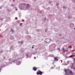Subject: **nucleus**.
Instances as JSON below:
<instances>
[{"label":"nucleus","mask_w":75,"mask_h":75,"mask_svg":"<svg viewBox=\"0 0 75 75\" xmlns=\"http://www.w3.org/2000/svg\"><path fill=\"white\" fill-rule=\"evenodd\" d=\"M20 64V62H18L16 63V65H18Z\"/></svg>","instance_id":"nucleus-4"},{"label":"nucleus","mask_w":75,"mask_h":75,"mask_svg":"<svg viewBox=\"0 0 75 75\" xmlns=\"http://www.w3.org/2000/svg\"><path fill=\"white\" fill-rule=\"evenodd\" d=\"M13 6V5H12V6Z\"/></svg>","instance_id":"nucleus-18"},{"label":"nucleus","mask_w":75,"mask_h":75,"mask_svg":"<svg viewBox=\"0 0 75 75\" xmlns=\"http://www.w3.org/2000/svg\"><path fill=\"white\" fill-rule=\"evenodd\" d=\"M54 67H55V65H54Z\"/></svg>","instance_id":"nucleus-23"},{"label":"nucleus","mask_w":75,"mask_h":75,"mask_svg":"<svg viewBox=\"0 0 75 75\" xmlns=\"http://www.w3.org/2000/svg\"><path fill=\"white\" fill-rule=\"evenodd\" d=\"M26 56L28 57V54H26Z\"/></svg>","instance_id":"nucleus-12"},{"label":"nucleus","mask_w":75,"mask_h":75,"mask_svg":"<svg viewBox=\"0 0 75 75\" xmlns=\"http://www.w3.org/2000/svg\"><path fill=\"white\" fill-rule=\"evenodd\" d=\"M71 17L70 16H68V18H71Z\"/></svg>","instance_id":"nucleus-10"},{"label":"nucleus","mask_w":75,"mask_h":75,"mask_svg":"<svg viewBox=\"0 0 75 75\" xmlns=\"http://www.w3.org/2000/svg\"><path fill=\"white\" fill-rule=\"evenodd\" d=\"M1 69H0V72H1Z\"/></svg>","instance_id":"nucleus-19"},{"label":"nucleus","mask_w":75,"mask_h":75,"mask_svg":"<svg viewBox=\"0 0 75 75\" xmlns=\"http://www.w3.org/2000/svg\"><path fill=\"white\" fill-rule=\"evenodd\" d=\"M33 69L34 71H36L37 70L38 68L36 67H33Z\"/></svg>","instance_id":"nucleus-2"},{"label":"nucleus","mask_w":75,"mask_h":75,"mask_svg":"<svg viewBox=\"0 0 75 75\" xmlns=\"http://www.w3.org/2000/svg\"><path fill=\"white\" fill-rule=\"evenodd\" d=\"M1 67H0V68Z\"/></svg>","instance_id":"nucleus-28"},{"label":"nucleus","mask_w":75,"mask_h":75,"mask_svg":"<svg viewBox=\"0 0 75 75\" xmlns=\"http://www.w3.org/2000/svg\"><path fill=\"white\" fill-rule=\"evenodd\" d=\"M74 56V55H71L69 56V57L70 58H71V57H73Z\"/></svg>","instance_id":"nucleus-8"},{"label":"nucleus","mask_w":75,"mask_h":75,"mask_svg":"<svg viewBox=\"0 0 75 75\" xmlns=\"http://www.w3.org/2000/svg\"><path fill=\"white\" fill-rule=\"evenodd\" d=\"M32 49H33L34 48V47H32Z\"/></svg>","instance_id":"nucleus-16"},{"label":"nucleus","mask_w":75,"mask_h":75,"mask_svg":"<svg viewBox=\"0 0 75 75\" xmlns=\"http://www.w3.org/2000/svg\"><path fill=\"white\" fill-rule=\"evenodd\" d=\"M57 49L59 51H60V49L59 48H58Z\"/></svg>","instance_id":"nucleus-11"},{"label":"nucleus","mask_w":75,"mask_h":75,"mask_svg":"<svg viewBox=\"0 0 75 75\" xmlns=\"http://www.w3.org/2000/svg\"><path fill=\"white\" fill-rule=\"evenodd\" d=\"M43 73H44V72H42L40 70H38L36 74L38 75H39V74H40V75H42V74Z\"/></svg>","instance_id":"nucleus-1"},{"label":"nucleus","mask_w":75,"mask_h":75,"mask_svg":"<svg viewBox=\"0 0 75 75\" xmlns=\"http://www.w3.org/2000/svg\"><path fill=\"white\" fill-rule=\"evenodd\" d=\"M69 73L71 74V75H73V74H74L72 71H69Z\"/></svg>","instance_id":"nucleus-3"},{"label":"nucleus","mask_w":75,"mask_h":75,"mask_svg":"<svg viewBox=\"0 0 75 75\" xmlns=\"http://www.w3.org/2000/svg\"><path fill=\"white\" fill-rule=\"evenodd\" d=\"M29 6V4H27V6H26V8H29L28 7Z\"/></svg>","instance_id":"nucleus-6"},{"label":"nucleus","mask_w":75,"mask_h":75,"mask_svg":"<svg viewBox=\"0 0 75 75\" xmlns=\"http://www.w3.org/2000/svg\"><path fill=\"white\" fill-rule=\"evenodd\" d=\"M33 46H34V45H33Z\"/></svg>","instance_id":"nucleus-27"},{"label":"nucleus","mask_w":75,"mask_h":75,"mask_svg":"<svg viewBox=\"0 0 75 75\" xmlns=\"http://www.w3.org/2000/svg\"><path fill=\"white\" fill-rule=\"evenodd\" d=\"M64 71L66 73H67V70L66 69H65L64 70Z\"/></svg>","instance_id":"nucleus-7"},{"label":"nucleus","mask_w":75,"mask_h":75,"mask_svg":"<svg viewBox=\"0 0 75 75\" xmlns=\"http://www.w3.org/2000/svg\"><path fill=\"white\" fill-rule=\"evenodd\" d=\"M63 8H65V6H63Z\"/></svg>","instance_id":"nucleus-20"},{"label":"nucleus","mask_w":75,"mask_h":75,"mask_svg":"<svg viewBox=\"0 0 75 75\" xmlns=\"http://www.w3.org/2000/svg\"><path fill=\"white\" fill-rule=\"evenodd\" d=\"M74 60H75V59H74Z\"/></svg>","instance_id":"nucleus-22"},{"label":"nucleus","mask_w":75,"mask_h":75,"mask_svg":"<svg viewBox=\"0 0 75 75\" xmlns=\"http://www.w3.org/2000/svg\"><path fill=\"white\" fill-rule=\"evenodd\" d=\"M11 31H12V32H14V30H11Z\"/></svg>","instance_id":"nucleus-13"},{"label":"nucleus","mask_w":75,"mask_h":75,"mask_svg":"<svg viewBox=\"0 0 75 75\" xmlns=\"http://www.w3.org/2000/svg\"><path fill=\"white\" fill-rule=\"evenodd\" d=\"M57 57H56L54 58V60L55 61H56V59H57Z\"/></svg>","instance_id":"nucleus-5"},{"label":"nucleus","mask_w":75,"mask_h":75,"mask_svg":"<svg viewBox=\"0 0 75 75\" xmlns=\"http://www.w3.org/2000/svg\"><path fill=\"white\" fill-rule=\"evenodd\" d=\"M74 29H75V28H74Z\"/></svg>","instance_id":"nucleus-25"},{"label":"nucleus","mask_w":75,"mask_h":75,"mask_svg":"<svg viewBox=\"0 0 75 75\" xmlns=\"http://www.w3.org/2000/svg\"><path fill=\"white\" fill-rule=\"evenodd\" d=\"M26 58H27V57H26Z\"/></svg>","instance_id":"nucleus-26"},{"label":"nucleus","mask_w":75,"mask_h":75,"mask_svg":"<svg viewBox=\"0 0 75 75\" xmlns=\"http://www.w3.org/2000/svg\"><path fill=\"white\" fill-rule=\"evenodd\" d=\"M17 10H18V9L17 8H16V10L17 11Z\"/></svg>","instance_id":"nucleus-17"},{"label":"nucleus","mask_w":75,"mask_h":75,"mask_svg":"<svg viewBox=\"0 0 75 75\" xmlns=\"http://www.w3.org/2000/svg\"><path fill=\"white\" fill-rule=\"evenodd\" d=\"M46 42L47 43H48L47 42Z\"/></svg>","instance_id":"nucleus-21"},{"label":"nucleus","mask_w":75,"mask_h":75,"mask_svg":"<svg viewBox=\"0 0 75 75\" xmlns=\"http://www.w3.org/2000/svg\"><path fill=\"white\" fill-rule=\"evenodd\" d=\"M54 67H51V69H54Z\"/></svg>","instance_id":"nucleus-9"},{"label":"nucleus","mask_w":75,"mask_h":75,"mask_svg":"<svg viewBox=\"0 0 75 75\" xmlns=\"http://www.w3.org/2000/svg\"><path fill=\"white\" fill-rule=\"evenodd\" d=\"M22 23H20V25H22Z\"/></svg>","instance_id":"nucleus-15"},{"label":"nucleus","mask_w":75,"mask_h":75,"mask_svg":"<svg viewBox=\"0 0 75 75\" xmlns=\"http://www.w3.org/2000/svg\"><path fill=\"white\" fill-rule=\"evenodd\" d=\"M23 5H25V3H23Z\"/></svg>","instance_id":"nucleus-14"},{"label":"nucleus","mask_w":75,"mask_h":75,"mask_svg":"<svg viewBox=\"0 0 75 75\" xmlns=\"http://www.w3.org/2000/svg\"><path fill=\"white\" fill-rule=\"evenodd\" d=\"M42 40V41H43V40Z\"/></svg>","instance_id":"nucleus-24"}]
</instances>
